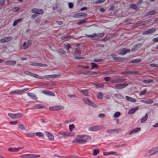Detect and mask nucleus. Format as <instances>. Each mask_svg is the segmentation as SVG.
Masks as SVG:
<instances>
[{
	"mask_svg": "<svg viewBox=\"0 0 158 158\" xmlns=\"http://www.w3.org/2000/svg\"><path fill=\"white\" fill-rule=\"evenodd\" d=\"M91 139V137L86 135H79L77 136V140L79 144H84Z\"/></svg>",
	"mask_w": 158,
	"mask_h": 158,
	"instance_id": "f257e3e1",
	"label": "nucleus"
},
{
	"mask_svg": "<svg viewBox=\"0 0 158 158\" xmlns=\"http://www.w3.org/2000/svg\"><path fill=\"white\" fill-rule=\"evenodd\" d=\"M158 153V146L154 147L147 152L145 154V157H148Z\"/></svg>",
	"mask_w": 158,
	"mask_h": 158,
	"instance_id": "f03ea898",
	"label": "nucleus"
},
{
	"mask_svg": "<svg viewBox=\"0 0 158 158\" xmlns=\"http://www.w3.org/2000/svg\"><path fill=\"white\" fill-rule=\"evenodd\" d=\"M21 158H39L40 157V155L35 154H24L20 155Z\"/></svg>",
	"mask_w": 158,
	"mask_h": 158,
	"instance_id": "7ed1b4c3",
	"label": "nucleus"
},
{
	"mask_svg": "<svg viewBox=\"0 0 158 158\" xmlns=\"http://www.w3.org/2000/svg\"><path fill=\"white\" fill-rule=\"evenodd\" d=\"M105 128L103 125H97L89 127L88 130L89 131H94L102 130Z\"/></svg>",
	"mask_w": 158,
	"mask_h": 158,
	"instance_id": "20e7f679",
	"label": "nucleus"
},
{
	"mask_svg": "<svg viewBox=\"0 0 158 158\" xmlns=\"http://www.w3.org/2000/svg\"><path fill=\"white\" fill-rule=\"evenodd\" d=\"M104 35V33H100L99 34L94 33L92 35H87V36L91 37L92 40H96L103 37Z\"/></svg>",
	"mask_w": 158,
	"mask_h": 158,
	"instance_id": "39448f33",
	"label": "nucleus"
},
{
	"mask_svg": "<svg viewBox=\"0 0 158 158\" xmlns=\"http://www.w3.org/2000/svg\"><path fill=\"white\" fill-rule=\"evenodd\" d=\"M83 101L87 105L91 106L94 108H96L97 107V105L95 104L94 103L87 98H83Z\"/></svg>",
	"mask_w": 158,
	"mask_h": 158,
	"instance_id": "423d86ee",
	"label": "nucleus"
},
{
	"mask_svg": "<svg viewBox=\"0 0 158 158\" xmlns=\"http://www.w3.org/2000/svg\"><path fill=\"white\" fill-rule=\"evenodd\" d=\"M64 108V107L62 106L58 105L50 107L49 108V109L51 110L56 111L63 110Z\"/></svg>",
	"mask_w": 158,
	"mask_h": 158,
	"instance_id": "0eeeda50",
	"label": "nucleus"
},
{
	"mask_svg": "<svg viewBox=\"0 0 158 158\" xmlns=\"http://www.w3.org/2000/svg\"><path fill=\"white\" fill-rule=\"evenodd\" d=\"M28 90V88H25L23 90H20L19 89L16 90L14 91H11L10 92V94H20L23 93V92L26 91Z\"/></svg>",
	"mask_w": 158,
	"mask_h": 158,
	"instance_id": "6e6552de",
	"label": "nucleus"
},
{
	"mask_svg": "<svg viewBox=\"0 0 158 158\" xmlns=\"http://www.w3.org/2000/svg\"><path fill=\"white\" fill-rule=\"evenodd\" d=\"M31 11L37 15H38L43 14L44 13V11L42 9L37 8H33L31 10Z\"/></svg>",
	"mask_w": 158,
	"mask_h": 158,
	"instance_id": "1a4fd4ad",
	"label": "nucleus"
},
{
	"mask_svg": "<svg viewBox=\"0 0 158 158\" xmlns=\"http://www.w3.org/2000/svg\"><path fill=\"white\" fill-rule=\"evenodd\" d=\"M60 76L61 75L59 74H53L44 76L42 77H43V78H45L46 79H48L59 77H60Z\"/></svg>",
	"mask_w": 158,
	"mask_h": 158,
	"instance_id": "9d476101",
	"label": "nucleus"
},
{
	"mask_svg": "<svg viewBox=\"0 0 158 158\" xmlns=\"http://www.w3.org/2000/svg\"><path fill=\"white\" fill-rule=\"evenodd\" d=\"M23 148V147H19L18 148H9L8 149V151L11 152H17Z\"/></svg>",
	"mask_w": 158,
	"mask_h": 158,
	"instance_id": "9b49d317",
	"label": "nucleus"
},
{
	"mask_svg": "<svg viewBox=\"0 0 158 158\" xmlns=\"http://www.w3.org/2000/svg\"><path fill=\"white\" fill-rule=\"evenodd\" d=\"M44 133L50 141H53L54 140V136L51 133L48 131H45Z\"/></svg>",
	"mask_w": 158,
	"mask_h": 158,
	"instance_id": "f8f14e48",
	"label": "nucleus"
},
{
	"mask_svg": "<svg viewBox=\"0 0 158 158\" xmlns=\"http://www.w3.org/2000/svg\"><path fill=\"white\" fill-rule=\"evenodd\" d=\"M128 84L127 83L125 84H117L115 85V88L118 89H121L128 86Z\"/></svg>",
	"mask_w": 158,
	"mask_h": 158,
	"instance_id": "ddd939ff",
	"label": "nucleus"
},
{
	"mask_svg": "<svg viewBox=\"0 0 158 158\" xmlns=\"http://www.w3.org/2000/svg\"><path fill=\"white\" fill-rule=\"evenodd\" d=\"M12 38L11 37H5L0 40V42L1 43H5L11 40Z\"/></svg>",
	"mask_w": 158,
	"mask_h": 158,
	"instance_id": "4468645a",
	"label": "nucleus"
},
{
	"mask_svg": "<svg viewBox=\"0 0 158 158\" xmlns=\"http://www.w3.org/2000/svg\"><path fill=\"white\" fill-rule=\"evenodd\" d=\"M30 65L32 66H40L41 67H45L47 66V65L46 64L36 62L32 63L30 64Z\"/></svg>",
	"mask_w": 158,
	"mask_h": 158,
	"instance_id": "2eb2a0df",
	"label": "nucleus"
},
{
	"mask_svg": "<svg viewBox=\"0 0 158 158\" xmlns=\"http://www.w3.org/2000/svg\"><path fill=\"white\" fill-rule=\"evenodd\" d=\"M155 31V29L153 28L148 29L147 30L145 31L142 33L143 35H146L149 34Z\"/></svg>",
	"mask_w": 158,
	"mask_h": 158,
	"instance_id": "dca6fc26",
	"label": "nucleus"
},
{
	"mask_svg": "<svg viewBox=\"0 0 158 158\" xmlns=\"http://www.w3.org/2000/svg\"><path fill=\"white\" fill-rule=\"evenodd\" d=\"M130 50L129 49L124 48L121 50V52L118 53V55H124L127 53L129 52Z\"/></svg>",
	"mask_w": 158,
	"mask_h": 158,
	"instance_id": "f3484780",
	"label": "nucleus"
},
{
	"mask_svg": "<svg viewBox=\"0 0 158 158\" xmlns=\"http://www.w3.org/2000/svg\"><path fill=\"white\" fill-rule=\"evenodd\" d=\"M140 102H141L148 104H151L153 102V100L150 99H148L145 100H140Z\"/></svg>",
	"mask_w": 158,
	"mask_h": 158,
	"instance_id": "a211bd4d",
	"label": "nucleus"
},
{
	"mask_svg": "<svg viewBox=\"0 0 158 158\" xmlns=\"http://www.w3.org/2000/svg\"><path fill=\"white\" fill-rule=\"evenodd\" d=\"M42 93L45 94L54 96L55 94L53 92L48 90H44L42 91Z\"/></svg>",
	"mask_w": 158,
	"mask_h": 158,
	"instance_id": "6ab92c4d",
	"label": "nucleus"
},
{
	"mask_svg": "<svg viewBox=\"0 0 158 158\" xmlns=\"http://www.w3.org/2000/svg\"><path fill=\"white\" fill-rule=\"evenodd\" d=\"M16 64V61L15 60L7 61L5 62V64L8 65H13Z\"/></svg>",
	"mask_w": 158,
	"mask_h": 158,
	"instance_id": "aec40b11",
	"label": "nucleus"
},
{
	"mask_svg": "<svg viewBox=\"0 0 158 158\" xmlns=\"http://www.w3.org/2000/svg\"><path fill=\"white\" fill-rule=\"evenodd\" d=\"M140 130V127H138L132 130L129 133V135H131L132 134L138 132Z\"/></svg>",
	"mask_w": 158,
	"mask_h": 158,
	"instance_id": "412c9836",
	"label": "nucleus"
},
{
	"mask_svg": "<svg viewBox=\"0 0 158 158\" xmlns=\"http://www.w3.org/2000/svg\"><path fill=\"white\" fill-rule=\"evenodd\" d=\"M126 98L127 101L132 102H136V100L135 99L128 96H126Z\"/></svg>",
	"mask_w": 158,
	"mask_h": 158,
	"instance_id": "4be33fe9",
	"label": "nucleus"
},
{
	"mask_svg": "<svg viewBox=\"0 0 158 158\" xmlns=\"http://www.w3.org/2000/svg\"><path fill=\"white\" fill-rule=\"evenodd\" d=\"M33 108L34 109H40L41 108H45V107L44 106H42L40 104H36L34 106Z\"/></svg>",
	"mask_w": 158,
	"mask_h": 158,
	"instance_id": "5701e85b",
	"label": "nucleus"
},
{
	"mask_svg": "<svg viewBox=\"0 0 158 158\" xmlns=\"http://www.w3.org/2000/svg\"><path fill=\"white\" fill-rule=\"evenodd\" d=\"M28 95L31 98L34 100H36L37 98L36 96L34 94L31 93H27Z\"/></svg>",
	"mask_w": 158,
	"mask_h": 158,
	"instance_id": "b1692460",
	"label": "nucleus"
},
{
	"mask_svg": "<svg viewBox=\"0 0 158 158\" xmlns=\"http://www.w3.org/2000/svg\"><path fill=\"white\" fill-rule=\"evenodd\" d=\"M138 106L135 107L131 109L128 111V114H132L134 113L138 108Z\"/></svg>",
	"mask_w": 158,
	"mask_h": 158,
	"instance_id": "393cba45",
	"label": "nucleus"
},
{
	"mask_svg": "<svg viewBox=\"0 0 158 158\" xmlns=\"http://www.w3.org/2000/svg\"><path fill=\"white\" fill-rule=\"evenodd\" d=\"M87 14L85 13H82L76 15L74 16V17L79 18L80 17L83 16V17H86Z\"/></svg>",
	"mask_w": 158,
	"mask_h": 158,
	"instance_id": "a878e982",
	"label": "nucleus"
},
{
	"mask_svg": "<svg viewBox=\"0 0 158 158\" xmlns=\"http://www.w3.org/2000/svg\"><path fill=\"white\" fill-rule=\"evenodd\" d=\"M141 61V60L140 59H136L132 60L130 61L129 63H137L140 62Z\"/></svg>",
	"mask_w": 158,
	"mask_h": 158,
	"instance_id": "bb28decb",
	"label": "nucleus"
},
{
	"mask_svg": "<svg viewBox=\"0 0 158 158\" xmlns=\"http://www.w3.org/2000/svg\"><path fill=\"white\" fill-rule=\"evenodd\" d=\"M110 155L112 154L113 155L115 156H122V155L121 153H117L115 152L112 151L110 152Z\"/></svg>",
	"mask_w": 158,
	"mask_h": 158,
	"instance_id": "cd10ccee",
	"label": "nucleus"
},
{
	"mask_svg": "<svg viewBox=\"0 0 158 158\" xmlns=\"http://www.w3.org/2000/svg\"><path fill=\"white\" fill-rule=\"evenodd\" d=\"M15 119H17L22 117L23 116V114L21 113H18L15 114Z\"/></svg>",
	"mask_w": 158,
	"mask_h": 158,
	"instance_id": "c85d7f7f",
	"label": "nucleus"
},
{
	"mask_svg": "<svg viewBox=\"0 0 158 158\" xmlns=\"http://www.w3.org/2000/svg\"><path fill=\"white\" fill-rule=\"evenodd\" d=\"M148 118V114H146L144 117H143L140 120V121L141 123H143L147 120Z\"/></svg>",
	"mask_w": 158,
	"mask_h": 158,
	"instance_id": "c756f323",
	"label": "nucleus"
},
{
	"mask_svg": "<svg viewBox=\"0 0 158 158\" xmlns=\"http://www.w3.org/2000/svg\"><path fill=\"white\" fill-rule=\"evenodd\" d=\"M66 137H73L75 135L74 133L70 132H66Z\"/></svg>",
	"mask_w": 158,
	"mask_h": 158,
	"instance_id": "7c9ffc66",
	"label": "nucleus"
},
{
	"mask_svg": "<svg viewBox=\"0 0 158 158\" xmlns=\"http://www.w3.org/2000/svg\"><path fill=\"white\" fill-rule=\"evenodd\" d=\"M18 127L19 128L22 130H25L26 129V127L23 125L22 124L19 123L18 125Z\"/></svg>",
	"mask_w": 158,
	"mask_h": 158,
	"instance_id": "2f4dec72",
	"label": "nucleus"
},
{
	"mask_svg": "<svg viewBox=\"0 0 158 158\" xmlns=\"http://www.w3.org/2000/svg\"><path fill=\"white\" fill-rule=\"evenodd\" d=\"M120 78H116L114 79H111L110 82L112 83H119L121 82L119 81Z\"/></svg>",
	"mask_w": 158,
	"mask_h": 158,
	"instance_id": "473e14b6",
	"label": "nucleus"
},
{
	"mask_svg": "<svg viewBox=\"0 0 158 158\" xmlns=\"http://www.w3.org/2000/svg\"><path fill=\"white\" fill-rule=\"evenodd\" d=\"M151 21H152L151 19H149L148 20L143 21L141 22L140 23L139 25V26H142V25H144L145 24H147L149 23Z\"/></svg>",
	"mask_w": 158,
	"mask_h": 158,
	"instance_id": "72a5a7b5",
	"label": "nucleus"
},
{
	"mask_svg": "<svg viewBox=\"0 0 158 158\" xmlns=\"http://www.w3.org/2000/svg\"><path fill=\"white\" fill-rule=\"evenodd\" d=\"M35 135L38 137H43L44 136V134L41 132H36L35 134Z\"/></svg>",
	"mask_w": 158,
	"mask_h": 158,
	"instance_id": "f704fd0d",
	"label": "nucleus"
},
{
	"mask_svg": "<svg viewBox=\"0 0 158 158\" xmlns=\"http://www.w3.org/2000/svg\"><path fill=\"white\" fill-rule=\"evenodd\" d=\"M31 76H32L35 78H39L40 79H43V77H42V76H40L36 74H34L32 73V75Z\"/></svg>",
	"mask_w": 158,
	"mask_h": 158,
	"instance_id": "c9c22d12",
	"label": "nucleus"
},
{
	"mask_svg": "<svg viewBox=\"0 0 158 158\" xmlns=\"http://www.w3.org/2000/svg\"><path fill=\"white\" fill-rule=\"evenodd\" d=\"M99 152V150L98 149H95L93 150V152L92 153L94 156H96Z\"/></svg>",
	"mask_w": 158,
	"mask_h": 158,
	"instance_id": "e433bc0d",
	"label": "nucleus"
},
{
	"mask_svg": "<svg viewBox=\"0 0 158 158\" xmlns=\"http://www.w3.org/2000/svg\"><path fill=\"white\" fill-rule=\"evenodd\" d=\"M28 47L26 43L24 42L23 46L21 47V48L24 50L27 48Z\"/></svg>",
	"mask_w": 158,
	"mask_h": 158,
	"instance_id": "4c0bfd02",
	"label": "nucleus"
},
{
	"mask_svg": "<svg viewBox=\"0 0 158 158\" xmlns=\"http://www.w3.org/2000/svg\"><path fill=\"white\" fill-rule=\"evenodd\" d=\"M22 20V19H18L15 20L14 23H13V26H16L19 22H21Z\"/></svg>",
	"mask_w": 158,
	"mask_h": 158,
	"instance_id": "58836bf2",
	"label": "nucleus"
},
{
	"mask_svg": "<svg viewBox=\"0 0 158 158\" xmlns=\"http://www.w3.org/2000/svg\"><path fill=\"white\" fill-rule=\"evenodd\" d=\"M130 7L131 8L135 10H137L138 9V8L135 4H131L130 5Z\"/></svg>",
	"mask_w": 158,
	"mask_h": 158,
	"instance_id": "ea45409f",
	"label": "nucleus"
},
{
	"mask_svg": "<svg viewBox=\"0 0 158 158\" xmlns=\"http://www.w3.org/2000/svg\"><path fill=\"white\" fill-rule=\"evenodd\" d=\"M35 133L32 132H28L25 134L28 137H31L33 136Z\"/></svg>",
	"mask_w": 158,
	"mask_h": 158,
	"instance_id": "a19ab883",
	"label": "nucleus"
},
{
	"mask_svg": "<svg viewBox=\"0 0 158 158\" xmlns=\"http://www.w3.org/2000/svg\"><path fill=\"white\" fill-rule=\"evenodd\" d=\"M143 82L146 84H148L150 83H152L153 82V81L151 79H149L148 80H143Z\"/></svg>",
	"mask_w": 158,
	"mask_h": 158,
	"instance_id": "79ce46f5",
	"label": "nucleus"
},
{
	"mask_svg": "<svg viewBox=\"0 0 158 158\" xmlns=\"http://www.w3.org/2000/svg\"><path fill=\"white\" fill-rule=\"evenodd\" d=\"M141 45H142L141 44H139L136 45L132 48V51H135V49H136L137 48H138L140 47L141 46Z\"/></svg>",
	"mask_w": 158,
	"mask_h": 158,
	"instance_id": "37998d69",
	"label": "nucleus"
},
{
	"mask_svg": "<svg viewBox=\"0 0 158 158\" xmlns=\"http://www.w3.org/2000/svg\"><path fill=\"white\" fill-rule=\"evenodd\" d=\"M120 115V113L118 111L116 112L114 114V118H117Z\"/></svg>",
	"mask_w": 158,
	"mask_h": 158,
	"instance_id": "c03bdc74",
	"label": "nucleus"
},
{
	"mask_svg": "<svg viewBox=\"0 0 158 158\" xmlns=\"http://www.w3.org/2000/svg\"><path fill=\"white\" fill-rule=\"evenodd\" d=\"M75 53L77 55H80L81 54V51L79 48H77L75 49Z\"/></svg>",
	"mask_w": 158,
	"mask_h": 158,
	"instance_id": "a18cd8bd",
	"label": "nucleus"
},
{
	"mask_svg": "<svg viewBox=\"0 0 158 158\" xmlns=\"http://www.w3.org/2000/svg\"><path fill=\"white\" fill-rule=\"evenodd\" d=\"M155 13V10H151L148 12L146 14V15H152L154 14Z\"/></svg>",
	"mask_w": 158,
	"mask_h": 158,
	"instance_id": "49530a36",
	"label": "nucleus"
},
{
	"mask_svg": "<svg viewBox=\"0 0 158 158\" xmlns=\"http://www.w3.org/2000/svg\"><path fill=\"white\" fill-rule=\"evenodd\" d=\"M81 92L85 96H87L88 95V93L86 90H81Z\"/></svg>",
	"mask_w": 158,
	"mask_h": 158,
	"instance_id": "de8ad7c7",
	"label": "nucleus"
},
{
	"mask_svg": "<svg viewBox=\"0 0 158 158\" xmlns=\"http://www.w3.org/2000/svg\"><path fill=\"white\" fill-rule=\"evenodd\" d=\"M8 115L12 119H15V116L14 114L9 113H8Z\"/></svg>",
	"mask_w": 158,
	"mask_h": 158,
	"instance_id": "09e8293b",
	"label": "nucleus"
},
{
	"mask_svg": "<svg viewBox=\"0 0 158 158\" xmlns=\"http://www.w3.org/2000/svg\"><path fill=\"white\" fill-rule=\"evenodd\" d=\"M97 97L98 99H102L103 98V94L99 92L98 94Z\"/></svg>",
	"mask_w": 158,
	"mask_h": 158,
	"instance_id": "8fccbe9b",
	"label": "nucleus"
},
{
	"mask_svg": "<svg viewBox=\"0 0 158 158\" xmlns=\"http://www.w3.org/2000/svg\"><path fill=\"white\" fill-rule=\"evenodd\" d=\"M58 53H61L63 54H64L66 53L65 51L62 49H59L58 50Z\"/></svg>",
	"mask_w": 158,
	"mask_h": 158,
	"instance_id": "3c124183",
	"label": "nucleus"
},
{
	"mask_svg": "<svg viewBox=\"0 0 158 158\" xmlns=\"http://www.w3.org/2000/svg\"><path fill=\"white\" fill-rule=\"evenodd\" d=\"M147 91V89H145L141 91L139 94V95L141 96L145 94Z\"/></svg>",
	"mask_w": 158,
	"mask_h": 158,
	"instance_id": "603ef678",
	"label": "nucleus"
},
{
	"mask_svg": "<svg viewBox=\"0 0 158 158\" xmlns=\"http://www.w3.org/2000/svg\"><path fill=\"white\" fill-rule=\"evenodd\" d=\"M127 74H137L138 73L137 72H134L133 71H129L127 72Z\"/></svg>",
	"mask_w": 158,
	"mask_h": 158,
	"instance_id": "864d4df0",
	"label": "nucleus"
},
{
	"mask_svg": "<svg viewBox=\"0 0 158 158\" xmlns=\"http://www.w3.org/2000/svg\"><path fill=\"white\" fill-rule=\"evenodd\" d=\"M69 129L70 131H72L73 130V129L74 128L75 126L74 125L70 124L69 126Z\"/></svg>",
	"mask_w": 158,
	"mask_h": 158,
	"instance_id": "5fc2aeb1",
	"label": "nucleus"
},
{
	"mask_svg": "<svg viewBox=\"0 0 158 158\" xmlns=\"http://www.w3.org/2000/svg\"><path fill=\"white\" fill-rule=\"evenodd\" d=\"M20 9L18 7H14L12 9V10L13 12H17L19 11Z\"/></svg>",
	"mask_w": 158,
	"mask_h": 158,
	"instance_id": "6e6d98bb",
	"label": "nucleus"
},
{
	"mask_svg": "<svg viewBox=\"0 0 158 158\" xmlns=\"http://www.w3.org/2000/svg\"><path fill=\"white\" fill-rule=\"evenodd\" d=\"M86 22V20H81L80 21L78 22L77 23V24L78 25H81L82 24Z\"/></svg>",
	"mask_w": 158,
	"mask_h": 158,
	"instance_id": "4d7b16f0",
	"label": "nucleus"
},
{
	"mask_svg": "<svg viewBox=\"0 0 158 158\" xmlns=\"http://www.w3.org/2000/svg\"><path fill=\"white\" fill-rule=\"evenodd\" d=\"M58 134L62 136H66V132L63 131H59L58 132Z\"/></svg>",
	"mask_w": 158,
	"mask_h": 158,
	"instance_id": "13d9d810",
	"label": "nucleus"
},
{
	"mask_svg": "<svg viewBox=\"0 0 158 158\" xmlns=\"http://www.w3.org/2000/svg\"><path fill=\"white\" fill-rule=\"evenodd\" d=\"M104 79L105 81L107 82H110V81L111 79H110V77H105Z\"/></svg>",
	"mask_w": 158,
	"mask_h": 158,
	"instance_id": "bf43d9fd",
	"label": "nucleus"
},
{
	"mask_svg": "<svg viewBox=\"0 0 158 158\" xmlns=\"http://www.w3.org/2000/svg\"><path fill=\"white\" fill-rule=\"evenodd\" d=\"M106 132L109 134H111L114 133L113 129L108 130H107Z\"/></svg>",
	"mask_w": 158,
	"mask_h": 158,
	"instance_id": "052dcab7",
	"label": "nucleus"
},
{
	"mask_svg": "<svg viewBox=\"0 0 158 158\" xmlns=\"http://www.w3.org/2000/svg\"><path fill=\"white\" fill-rule=\"evenodd\" d=\"M91 64L92 65V69H93L94 68H98V67L97 64L94 63H91Z\"/></svg>",
	"mask_w": 158,
	"mask_h": 158,
	"instance_id": "680f3d73",
	"label": "nucleus"
},
{
	"mask_svg": "<svg viewBox=\"0 0 158 158\" xmlns=\"http://www.w3.org/2000/svg\"><path fill=\"white\" fill-rule=\"evenodd\" d=\"M113 130L114 132H115L116 133H118L121 131V130L120 129H113Z\"/></svg>",
	"mask_w": 158,
	"mask_h": 158,
	"instance_id": "e2e57ef3",
	"label": "nucleus"
},
{
	"mask_svg": "<svg viewBox=\"0 0 158 158\" xmlns=\"http://www.w3.org/2000/svg\"><path fill=\"white\" fill-rule=\"evenodd\" d=\"M69 35H64L63 36L61 37V40H63L67 39L69 37Z\"/></svg>",
	"mask_w": 158,
	"mask_h": 158,
	"instance_id": "0e129e2a",
	"label": "nucleus"
},
{
	"mask_svg": "<svg viewBox=\"0 0 158 158\" xmlns=\"http://www.w3.org/2000/svg\"><path fill=\"white\" fill-rule=\"evenodd\" d=\"M77 156H72V157L70 156H66L65 157H62L61 158H77Z\"/></svg>",
	"mask_w": 158,
	"mask_h": 158,
	"instance_id": "69168bd1",
	"label": "nucleus"
},
{
	"mask_svg": "<svg viewBox=\"0 0 158 158\" xmlns=\"http://www.w3.org/2000/svg\"><path fill=\"white\" fill-rule=\"evenodd\" d=\"M151 67H158V65H156L154 64H151L149 65Z\"/></svg>",
	"mask_w": 158,
	"mask_h": 158,
	"instance_id": "338daca9",
	"label": "nucleus"
},
{
	"mask_svg": "<svg viewBox=\"0 0 158 158\" xmlns=\"http://www.w3.org/2000/svg\"><path fill=\"white\" fill-rule=\"evenodd\" d=\"M114 96L115 97H116V98H122V96L119 94H115L114 95Z\"/></svg>",
	"mask_w": 158,
	"mask_h": 158,
	"instance_id": "774afa93",
	"label": "nucleus"
}]
</instances>
